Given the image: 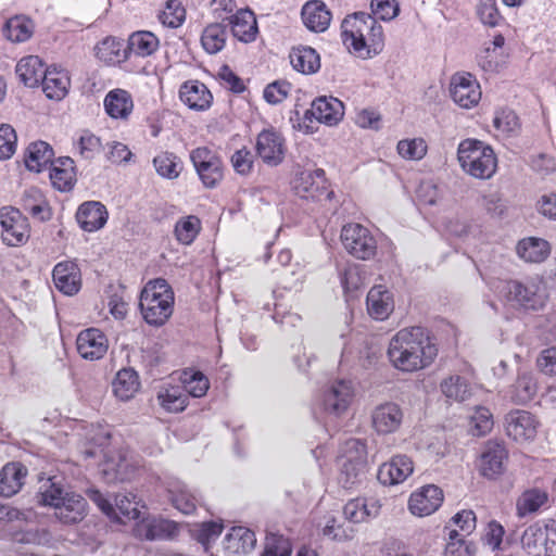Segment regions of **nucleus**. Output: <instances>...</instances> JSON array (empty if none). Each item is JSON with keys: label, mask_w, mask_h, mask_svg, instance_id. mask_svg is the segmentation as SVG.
Instances as JSON below:
<instances>
[{"label": "nucleus", "mask_w": 556, "mask_h": 556, "mask_svg": "<svg viewBox=\"0 0 556 556\" xmlns=\"http://www.w3.org/2000/svg\"><path fill=\"white\" fill-rule=\"evenodd\" d=\"M388 357L392 366L403 372L428 367L438 354L428 331L418 326L399 330L390 340Z\"/></svg>", "instance_id": "nucleus-1"}, {"label": "nucleus", "mask_w": 556, "mask_h": 556, "mask_svg": "<svg viewBox=\"0 0 556 556\" xmlns=\"http://www.w3.org/2000/svg\"><path fill=\"white\" fill-rule=\"evenodd\" d=\"M342 38L355 52L372 49L375 52L383 46V29L376 18L364 12H356L343 20Z\"/></svg>", "instance_id": "nucleus-2"}, {"label": "nucleus", "mask_w": 556, "mask_h": 556, "mask_svg": "<svg viewBox=\"0 0 556 556\" xmlns=\"http://www.w3.org/2000/svg\"><path fill=\"white\" fill-rule=\"evenodd\" d=\"M139 307L149 325H164L174 309V292L168 282L162 278L149 281L141 291Z\"/></svg>", "instance_id": "nucleus-3"}, {"label": "nucleus", "mask_w": 556, "mask_h": 556, "mask_svg": "<svg viewBox=\"0 0 556 556\" xmlns=\"http://www.w3.org/2000/svg\"><path fill=\"white\" fill-rule=\"evenodd\" d=\"M498 296L505 305L525 311H538L544 306L546 300L545 289L539 277L504 281L498 287Z\"/></svg>", "instance_id": "nucleus-4"}, {"label": "nucleus", "mask_w": 556, "mask_h": 556, "mask_svg": "<svg viewBox=\"0 0 556 556\" xmlns=\"http://www.w3.org/2000/svg\"><path fill=\"white\" fill-rule=\"evenodd\" d=\"M457 159L464 172L479 179L491 178L497 166L493 149L477 139L463 140L457 149Z\"/></svg>", "instance_id": "nucleus-5"}, {"label": "nucleus", "mask_w": 556, "mask_h": 556, "mask_svg": "<svg viewBox=\"0 0 556 556\" xmlns=\"http://www.w3.org/2000/svg\"><path fill=\"white\" fill-rule=\"evenodd\" d=\"M344 249L363 261L372 258L377 252V241L370 230L361 224H348L341 230Z\"/></svg>", "instance_id": "nucleus-6"}, {"label": "nucleus", "mask_w": 556, "mask_h": 556, "mask_svg": "<svg viewBox=\"0 0 556 556\" xmlns=\"http://www.w3.org/2000/svg\"><path fill=\"white\" fill-rule=\"evenodd\" d=\"M190 159L205 188L213 189L223 180V162L212 150L197 148L191 151Z\"/></svg>", "instance_id": "nucleus-7"}, {"label": "nucleus", "mask_w": 556, "mask_h": 556, "mask_svg": "<svg viewBox=\"0 0 556 556\" xmlns=\"http://www.w3.org/2000/svg\"><path fill=\"white\" fill-rule=\"evenodd\" d=\"M0 225L2 227V240L9 247L23 245L29 239L30 227L28 220L17 208H0Z\"/></svg>", "instance_id": "nucleus-8"}, {"label": "nucleus", "mask_w": 556, "mask_h": 556, "mask_svg": "<svg viewBox=\"0 0 556 556\" xmlns=\"http://www.w3.org/2000/svg\"><path fill=\"white\" fill-rule=\"evenodd\" d=\"M293 189L300 198L314 201L328 199L333 194L328 191L325 170L321 168L300 172L293 180Z\"/></svg>", "instance_id": "nucleus-9"}, {"label": "nucleus", "mask_w": 556, "mask_h": 556, "mask_svg": "<svg viewBox=\"0 0 556 556\" xmlns=\"http://www.w3.org/2000/svg\"><path fill=\"white\" fill-rule=\"evenodd\" d=\"M450 93L453 101L464 109L476 106L481 99V88L477 78L467 72L451 77Z\"/></svg>", "instance_id": "nucleus-10"}, {"label": "nucleus", "mask_w": 556, "mask_h": 556, "mask_svg": "<svg viewBox=\"0 0 556 556\" xmlns=\"http://www.w3.org/2000/svg\"><path fill=\"white\" fill-rule=\"evenodd\" d=\"M508 451L502 442L488 441L484 443L478 462V470L488 479H495L506 470Z\"/></svg>", "instance_id": "nucleus-11"}, {"label": "nucleus", "mask_w": 556, "mask_h": 556, "mask_svg": "<svg viewBox=\"0 0 556 556\" xmlns=\"http://www.w3.org/2000/svg\"><path fill=\"white\" fill-rule=\"evenodd\" d=\"M539 421L533 414L523 409L510 410L505 416L506 434L518 443L534 440Z\"/></svg>", "instance_id": "nucleus-12"}, {"label": "nucleus", "mask_w": 556, "mask_h": 556, "mask_svg": "<svg viewBox=\"0 0 556 556\" xmlns=\"http://www.w3.org/2000/svg\"><path fill=\"white\" fill-rule=\"evenodd\" d=\"M556 532V521L548 522L536 521L529 526L521 536L523 549L531 556H549L548 555V532Z\"/></svg>", "instance_id": "nucleus-13"}, {"label": "nucleus", "mask_w": 556, "mask_h": 556, "mask_svg": "<svg viewBox=\"0 0 556 556\" xmlns=\"http://www.w3.org/2000/svg\"><path fill=\"white\" fill-rule=\"evenodd\" d=\"M404 420L403 408L394 402H384L371 412V426L378 434H391L400 430Z\"/></svg>", "instance_id": "nucleus-14"}, {"label": "nucleus", "mask_w": 556, "mask_h": 556, "mask_svg": "<svg viewBox=\"0 0 556 556\" xmlns=\"http://www.w3.org/2000/svg\"><path fill=\"white\" fill-rule=\"evenodd\" d=\"M255 149L265 164L277 166L285 157V139L280 132L273 128L264 129L256 138Z\"/></svg>", "instance_id": "nucleus-15"}, {"label": "nucleus", "mask_w": 556, "mask_h": 556, "mask_svg": "<svg viewBox=\"0 0 556 556\" xmlns=\"http://www.w3.org/2000/svg\"><path fill=\"white\" fill-rule=\"evenodd\" d=\"M354 396V388L350 380L334 381L325 392L324 409L327 414L341 416L349 408Z\"/></svg>", "instance_id": "nucleus-16"}, {"label": "nucleus", "mask_w": 556, "mask_h": 556, "mask_svg": "<svg viewBox=\"0 0 556 556\" xmlns=\"http://www.w3.org/2000/svg\"><path fill=\"white\" fill-rule=\"evenodd\" d=\"M344 115L343 103L333 97H319L312 102L311 109L305 112V119L315 118L329 126L337 125Z\"/></svg>", "instance_id": "nucleus-17"}, {"label": "nucleus", "mask_w": 556, "mask_h": 556, "mask_svg": "<svg viewBox=\"0 0 556 556\" xmlns=\"http://www.w3.org/2000/svg\"><path fill=\"white\" fill-rule=\"evenodd\" d=\"M78 354L88 361L100 359L108 351V339L105 334L97 329L89 328L79 332L76 339Z\"/></svg>", "instance_id": "nucleus-18"}, {"label": "nucleus", "mask_w": 556, "mask_h": 556, "mask_svg": "<svg viewBox=\"0 0 556 556\" xmlns=\"http://www.w3.org/2000/svg\"><path fill=\"white\" fill-rule=\"evenodd\" d=\"M87 501L80 494L67 490L58 505H54V515L63 523H76L87 515Z\"/></svg>", "instance_id": "nucleus-19"}, {"label": "nucleus", "mask_w": 556, "mask_h": 556, "mask_svg": "<svg viewBox=\"0 0 556 556\" xmlns=\"http://www.w3.org/2000/svg\"><path fill=\"white\" fill-rule=\"evenodd\" d=\"M442 502V490L437 485L428 484L410 495L408 508L413 515L424 517L434 513Z\"/></svg>", "instance_id": "nucleus-20"}, {"label": "nucleus", "mask_w": 556, "mask_h": 556, "mask_svg": "<svg viewBox=\"0 0 556 556\" xmlns=\"http://www.w3.org/2000/svg\"><path fill=\"white\" fill-rule=\"evenodd\" d=\"M179 99L193 111H206L211 108L213 96L200 80H187L179 88Z\"/></svg>", "instance_id": "nucleus-21"}, {"label": "nucleus", "mask_w": 556, "mask_h": 556, "mask_svg": "<svg viewBox=\"0 0 556 556\" xmlns=\"http://www.w3.org/2000/svg\"><path fill=\"white\" fill-rule=\"evenodd\" d=\"M413 473V462L406 455H396L379 467L377 478L384 485L402 483Z\"/></svg>", "instance_id": "nucleus-22"}, {"label": "nucleus", "mask_w": 556, "mask_h": 556, "mask_svg": "<svg viewBox=\"0 0 556 556\" xmlns=\"http://www.w3.org/2000/svg\"><path fill=\"white\" fill-rule=\"evenodd\" d=\"M86 457H98L102 455L103 464L101 472L106 482L112 483L123 481L128 478V464L126 459L118 454L117 457L109 456L104 448H90L85 451Z\"/></svg>", "instance_id": "nucleus-23"}, {"label": "nucleus", "mask_w": 556, "mask_h": 556, "mask_svg": "<svg viewBox=\"0 0 556 556\" xmlns=\"http://www.w3.org/2000/svg\"><path fill=\"white\" fill-rule=\"evenodd\" d=\"M76 219L83 230L97 231L105 225L108 211L101 202L88 201L78 207Z\"/></svg>", "instance_id": "nucleus-24"}, {"label": "nucleus", "mask_w": 556, "mask_h": 556, "mask_svg": "<svg viewBox=\"0 0 556 556\" xmlns=\"http://www.w3.org/2000/svg\"><path fill=\"white\" fill-rule=\"evenodd\" d=\"M366 304L372 318L384 320L394 309L393 294L382 286H374L367 294Z\"/></svg>", "instance_id": "nucleus-25"}, {"label": "nucleus", "mask_w": 556, "mask_h": 556, "mask_svg": "<svg viewBox=\"0 0 556 556\" xmlns=\"http://www.w3.org/2000/svg\"><path fill=\"white\" fill-rule=\"evenodd\" d=\"M56 289L66 295H73L79 291L80 274L77 265L66 261L58 263L52 271Z\"/></svg>", "instance_id": "nucleus-26"}, {"label": "nucleus", "mask_w": 556, "mask_h": 556, "mask_svg": "<svg viewBox=\"0 0 556 556\" xmlns=\"http://www.w3.org/2000/svg\"><path fill=\"white\" fill-rule=\"evenodd\" d=\"M233 37L249 43L255 40L258 33L254 13L249 9H242L227 17Z\"/></svg>", "instance_id": "nucleus-27"}, {"label": "nucleus", "mask_w": 556, "mask_h": 556, "mask_svg": "<svg viewBox=\"0 0 556 556\" xmlns=\"http://www.w3.org/2000/svg\"><path fill=\"white\" fill-rule=\"evenodd\" d=\"M302 20L304 25L312 31H325L331 21V13L326 4L319 0L308 1L302 8Z\"/></svg>", "instance_id": "nucleus-28"}, {"label": "nucleus", "mask_w": 556, "mask_h": 556, "mask_svg": "<svg viewBox=\"0 0 556 556\" xmlns=\"http://www.w3.org/2000/svg\"><path fill=\"white\" fill-rule=\"evenodd\" d=\"M27 468L21 463H8L0 470V495L11 497L23 486Z\"/></svg>", "instance_id": "nucleus-29"}, {"label": "nucleus", "mask_w": 556, "mask_h": 556, "mask_svg": "<svg viewBox=\"0 0 556 556\" xmlns=\"http://www.w3.org/2000/svg\"><path fill=\"white\" fill-rule=\"evenodd\" d=\"M21 206L25 213L38 222H46L51 218L50 206L41 190L36 187L24 190Z\"/></svg>", "instance_id": "nucleus-30"}, {"label": "nucleus", "mask_w": 556, "mask_h": 556, "mask_svg": "<svg viewBox=\"0 0 556 556\" xmlns=\"http://www.w3.org/2000/svg\"><path fill=\"white\" fill-rule=\"evenodd\" d=\"M538 392V382L530 371H521L514 384L510 386L507 395L511 403L523 405L533 400Z\"/></svg>", "instance_id": "nucleus-31"}, {"label": "nucleus", "mask_w": 556, "mask_h": 556, "mask_svg": "<svg viewBox=\"0 0 556 556\" xmlns=\"http://www.w3.org/2000/svg\"><path fill=\"white\" fill-rule=\"evenodd\" d=\"M380 505L374 498H353L343 507V514L351 522H364L379 515Z\"/></svg>", "instance_id": "nucleus-32"}, {"label": "nucleus", "mask_w": 556, "mask_h": 556, "mask_svg": "<svg viewBox=\"0 0 556 556\" xmlns=\"http://www.w3.org/2000/svg\"><path fill=\"white\" fill-rule=\"evenodd\" d=\"M289 58L292 67L299 73L311 75L317 73L320 68V56L317 51L311 47H294Z\"/></svg>", "instance_id": "nucleus-33"}, {"label": "nucleus", "mask_w": 556, "mask_h": 556, "mask_svg": "<svg viewBox=\"0 0 556 556\" xmlns=\"http://www.w3.org/2000/svg\"><path fill=\"white\" fill-rule=\"evenodd\" d=\"M48 68L37 55H28L16 64V74L27 87H37L41 84Z\"/></svg>", "instance_id": "nucleus-34"}, {"label": "nucleus", "mask_w": 556, "mask_h": 556, "mask_svg": "<svg viewBox=\"0 0 556 556\" xmlns=\"http://www.w3.org/2000/svg\"><path fill=\"white\" fill-rule=\"evenodd\" d=\"M516 252L527 263H541L549 255L551 248L546 240L529 237L518 242Z\"/></svg>", "instance_id": "nucleus-35"}, {"label": "nucleus", "mask_w": 556, "mask_h": 556, "mask_svg": "<svg viewBox=\"0 0 556 556\" xmlns=\"http://www.w3.org/2000/svg\"><path fill=\"white\" fill-rule=\"evenodd\" d=\"M159 38L153 33L138 30L129 36L126 51H128V58L130 55L147 58L152 55L159 49Z\"/></svg>", "instance_id": "nucleus-36"}, {"label": "nucleus", "mask_w": 556, "mask_h": 556, "mask_svg": "<svg viewBox=\"0 0 556 556\" xmlns=\"http://www.w3.org/2000/svg\"><path fill=\"white\" fill-rule=\"evenodd\" d=\"M70 83V77L65 71L48 68L41 85L49 99L59 101L66 96Z\"/></svg>", "instance_id": "nucleus-37"}, {"label": "nucleus", "mask_w": 556, "mask_h": 556, "mask_svg": "<svg viewBox=\"0 0 556 556\" xmlns=\"http://www.w3.org/2000/svg\"><path fill=\"white\" fill-rule=\"evenodd\" d=\"M63 479L56 476L40 478L37 492V502L42 506L53 507L67 492Z\"/></svg>", "instance_id": "nucleus-38"}, {"label": "nucleus", "mask_w": 556, "mask_h": 556, "mask_svg": "<svg viewBox=\"0 0 556 556\" xmlns=\"http://www.w3.org/2000/svg\"><path fill=\"white\" fill-rule=\"evenodd\" d=\"M225 549L231 554L250 553L256 544L253 531L244 527H233L225 538Z\"/></svg>", "instance_id": "nucleus-39"}, {"label": "nucleus", "mask_w": 556, "mask_h": 556, "mask_svg": "<svg viewBox=\"0 0 556 556\" xmlns=\"http://www.w3.org/2000/svg\"><path fill=\"white\" fill-rule=\"evenodd\" d=\"M53 155L52 147L46 141L31 142L25 152V165L29 170L40 173L51 163Z\"/></svg>", "instance_id": "nucleus-40"}, {"label": "nucleus", "mask_w": 556, "mask_h": 556, "mask_svg": "<svg viewBox=\"0 0 556 556\" xmlns=\"http://www.w3.org/2000/svg\"><path fill=\"white\" fill-rule=\"evenodd\" d=\"M167 492L174 507L179 511L186 515L194 511L198 498L182 481L175 479L168 482Z\"/></svg>", "instance_id": "nucleus-41"}, {"label": "nucleus", "mask_w": 556, "mask_h": 556, "mask_svg": "<svg viewBox=\"0 0 556 556\" xmlns=\"http://www.w3.org/2000/svg\"><path fill=\"white\" fill-rule=\"evenodd\" d=\"M134 108L129 92L123 89L110 91L104 99L105 112L112 118H127Z\"/></svg>", "instance_id": "nucleus-42"}, {"label": "nucleus", "mask_w": 556, "mask_h": 556, "mask_svg": "<svg viewBox=\"0 0 556 556\" xmlns=\"http://www.w3.org/2000/svg\"><path fill=\"white\" fill-rule=\"evenodd\" d=\"M159 404L168 413H180L188 405V394L181 386H163L157 392Z\"/></svg>", "instance_id": "nucleus-43"}, {"label": "nucleus", "mask_w": 556, "mask_h": 556, "mask_svg": "<svg viewBox=\"0 0 556 556\" xmlns=\"http://www.w3.org/2000/svg\"><path fill=\"white\" fill-rule=\"evenodd\" d=\"M96 55L108 64H116L128 59V51L119 38L106 37L96 47Z\"/></svg>", "instance_id": "nucleus-44"}, {"label": "nucleus", "mask_w": 556, "mask_h": 556, "mask_svg": "<svg viewBox=\"0 0 556 556\" xmlns=\"http://www.w3.org/2000/svg\"><path fill=\"white\" fill-rule=\"evenodd\" d=\"M113 393L122 401H128L138 391V376L132 369H121L112 382Z\"/></svg>", "instance_id": "nucleus-45"}, {"label": "nucleus", "mask_w": 556, "mask_h": 556, "mask_svg": "<svg viewBox=\"0 0 556 556\" xmlns=\"http://www.w3.org/2000/svg\"><path fill=\"white\" fill-rule=\"evenodd\" d=\"M34 34V23L24 15H16L7 21L3 35L12 42H24Z\"/></svg>", "instance_id": "nucleus-46"}, {"label": "nucleus", "mask_w": 556, "mask_h": 556, "mask_svg": "<svg viewBox=\"0 0 556 556\" xmlns=\"http://www.w3.org/2000/svg\"><path fill=\"white\" fill-rule=\"evenodd\" d=\"M201 42L206 52L211 54L219 52L226 43V25L213 23L206 26Z\"/></svg>", "instance_id": "nucleus-47"}, {"label": "nucleus", "mask_w": 556, "mask_h": 556, "mask_svg": "<svg viewBox=\"0 0 556 556\" xmlns=\"http://www.w3.org/2000/svg\"><path fill=\"white\" fill-rule=\"evenodd\" d=\"M442 393L457 402H464L471 396V387L467 380L460 376H451L441 382Z\"/></svg>", "instance_id": "nucleus-48"}, {"label": "nucleus", "mask_w": 556, "mask_h": 556, "mask_svg": "<svg viewBox=\"0 0 556 556\" xmlns=\"http://www.w3.org/2000/svg\"><path fill=\"white\" fill-rule=\"evenodd\" d=\"M200 230L201 220L194 215H189L176 223L174 233L180 243L189 245L194 241Z\"/></svg>", "instance_id": "nucleus-49"}, {"label": "nucleus", "mask_w": 556, "mask_h": 556, "mask_svg": "<svg viewBox=\"0 0 556 556\" xmlns=\"http://www.w3.org/2000/svg\"><path fill=\"white\" fill-rule=\"evenodd\" d=\"M338 464L340 467V473L338 477L339 483L344 489H351L357 483H359L366 472V466L356 465L355 463L338 459Z\"/></svg>", "instance_id": "nucleus-50"}, {"label": "nucleus", "mask_w": 556, "mask_h": 556, "mask_svg": "<svg viewBox=\"0 0 556 556\" xmlns=\"http://www.w3.org/2000/svg\"><path fill=\"white\" fill-rule=\"evenodd\" d=\"M547 501V494L538 489L526 491L517 502L519 516L538 511Z\"/></svg>", "instance_id": "nucleus-51"}, {"label": "nucleus", "mask_w": 556, "mask_h": 556, "mask_svg": "<svg viewBox=\"0 0 556 556\" xmlns=\"http://www.w3.org/2000/svg\"><path fill=\"white\" fill-rule=\"evenodd\" d=\"M156 173L167 179H176L180 174L179 159L169 152H163L153 159Z\"/></svg>", "instance_id": "nucleus-52"}, {"label": "nucleus", "mask_w": 556, "mask_h": 556, "mask_svg": "<svg viewBox=\"0 0 556 556\" xmlns=\"http://www.w3.org/2000/svg\"><path fill=\"white\" fill-rule=\"evenodd\" d=\"M338 459L355 463L356 465H367L366 444L359 439H349L341 447Z\"/></svg>", "instance_id": "nucleus-53"}, {"label": "nucleus", "mask_w": 556, "mask_h": 556, "mask_svg": "<svg viewBox=\"0 0 556 556\" xmlns=\"http://www.w3.org/2000/svg\"><path fill=\"white\" fill-rule=\"evenodd\" d=\"M476 552L475 545L460 536L457 529L448 531V542L445 546L444 556H473Z\"/></svg>", "instance_id": "nucleus-54"}, {"label": "nucleus", "mask_w": 556, "mask_h": 556, "mask_svg": "<svg viewBox=\"0 0 556 556\" xmlns=\"http://www.w3.org/2000/svg\"><path fill=\"white\" fill-rule=\"evenodd\" d=\"M186 18V10L179 0H168L159 13V21L167 27L177 28Z\"/></svg>", "instance_id": "nucleus-55"}, {"label": "nucleus", "mask_w": 556, "mask_h": 556, "mask_svg": "<svg viewBox=\"0 0 556 556\" xmlns=\"http://www.w3.org/2000/svg\"><path fill=\"white\" fill-rule=\"evenodd\" d=\"M181 386L186 390L188 397H202L206 394L210 382L208 379L200 371L184 372Z\"/></svg>", "instance_id": "nucleus-56"}, {"label": "nucleus", "mask_w": 556, "mask_h": 556, "mask_svg": "<svg viewBox=\"0 0 556 556\" xmlns=\"http://www.w3.org/2000/svg\"><path fill=\"white\" fill-rule=\"evenodd\" d=\"M292 546L289 539L275 532H268L262 556H290Z\"/></svg>", "instance_id": "nucleus-57"}, {"label": "nucleus", "mask_w": 556, "mask_h": 556, "mask_svg": "<svg viewBox=\"0 0 556 556\" xmlns=\"http://www.w3.org/2000/svg\"><path fill=\"white\" fill-rule=\"evenodd\" d=\"M397 152L406 160H421L427 153V144L421 138L404 139L399 141Z\"/></svg>", "instance_id": "nucleus-58"}, {"label": "nucleus", "mask_w": 556, "mask_h": 556, "mask_svg": "<svg viewBox=\"0 0 556 556\" xmlns=\"http://www.w3.org/2000/svg\"><path fill=\"white\" fill-rule=\"evenodd\" d=\"M493 125L501 132L511 135L519 129V119L513 110L502 109L496 111Z\"/></svg>", "instance_id": "nucleus-59"}, {"label": "nucleus", "mask_w": 556, "mask_h": 556, "mask_svg": "<svg viewBox=\"0 0 556 556\" xmlns=\"http://www.w3.org/2000/svg\"><path fill=\"white\" fill-rule=\"evenodd\" d=\"M290 91V83L287 80H276L265 87L263 97L267 103L276 105L281 103L289 96Z\"/></svg>", "instance_id": "nucleus-60"}, {"label": "nucleus", "mask_w": 556, "mask_h": 556, "mask_svg": "<svg viewBox=\"0 0 556 556\" xmlns=\"http://www.w3.org/2000/svg\"><path fill=\"white\" fill-rule=\"evenodd\" d=\"M115 511L126 517L127 519H138L140 516V511L138 509V502L136 501V495L132 493H124L117 494L115 496Z\"/></svg>", "instance_id": "nucleus-61"}, {"label": "nucleus", "mask_w": 556, "mask_h": 556, "mask_svg": "<svg viewBox=\"0 0 556 556\" xmlns=\"http://www.w3.org/2000/svg\"><path fill=\"white\" fill-rule=\"evenodd\" d=\"M16 132L9 124L0 125V160L10 159L16 149Z\"/></svg>", "instance_id": "nucleus-62"}, {"label": "nucleus", "mask_w": 556, "mask_h": 556, "mask_svg": "<svg viewBox=\"0 0 556 556\" xmlns=\"http://www.w3.org/2000/svg\"><path fill=\"white\" fill-rule=\"evenodd\" d=\"M79 154L86 159H93L102 149V143L99 137L90 131H84L78 141Z\"/></svg>", "instance_id": "nucleus-63"}, {"label": "nucleus", "mask_w": 556, "mask_h": 556, "mask_svg": "<svg viewBox=\"0 0 556 556\" xmlns=\"http://www.w3.org/2000/svg\"><path fill=\"white\" fill-rule=\"evenodd\" d=\"M477 14L484 25L491 27L496 26L501 20L495 0H481L477 5Z\"/></svg>", "instance_id": "nucleus-64"}]
</instances>
